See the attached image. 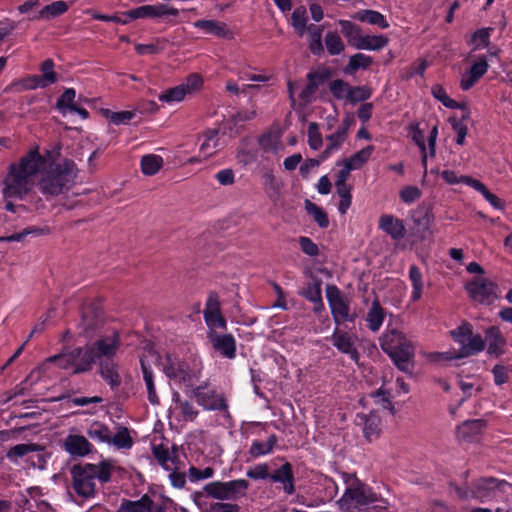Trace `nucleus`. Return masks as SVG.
<instances>
[{
    "mask_svg": "<svg viewBox=\"0 0 512 512\" xmlns=\"http://www.w3.org/2000/svg\"><path fill=\"white\" fill-rule=\"evenodd\" d=\"M203 315L205 323L208 327V331L226 329L227 321L221 314L220 304L216 296H209L203 311Z\"/></svg>",
    "mask_w": 512,
    "mask_h": 512,
    "instance_id": "aec40b11",
    "label": "nucleus"
},
{
    "mask_svg": "<svg viewBox=\"0 0 512 512\" xmlns=\"http://www.w3.org/2000/svg\"><path fill=\"white\" fill-rule=\"evenodd\" d=\"M408 279L412 286L410 301L417 302L422 298L425 288V282L421 269L415 264L409 267Z\"/></svg>",
    "mask_w": 512,
    "mask_h": 512,
    "instance_id": "7c9ffc66",
    "label": "nucleus"
},
{
    "mask_svg": "<svg viewBox=\"0 0 512 512\" xmlns=\"http://www.w3.org/2000/svg\"><path fill=\"white\" fill-rule=\"evenodd\" d=\"M451 336L460 345L459 354L452 356L449 353H443L445 359L469 357L483 351L485 341L480 334L473 335L471 325L464 323L452 330Z\"/></svg>",
    "mask_w": 512,
    "mask_h": 512,
    "instance_id": "9d476101",
    "label": "nucleus"
},
{
    "mask_svg": "<svg viewBox=\"0 0 512 512\" xmlns=\"http://www.w3.org/2000/svg\"><path fill=\"white\" fill-rule=\"evenodd\" d=\"M431 93L435 99L441 102L445 107L450 109H461L465 112L463 118H468L469 111L465 103H458L454 99L450 98L446 93L445 89L441 85H434L431 89Z\"/></svg>",
    "mask_w": 512,
    "mask_h": 512,
    "instance_id": "f704fd0d",
    "label": "nucleus"
},
{
    "mask_svg": "<svg viewBox=\"0 0 512 512\" xmlns=\"http://www.w3.org/2000/svg\"><path fill=\"white\" fill-rule=\"evenodd\" d=\"M308 145L312 150H320L323 146L322 134L319 130V126L315 122H311L308 125Z\"/></svg>",
    "mask_w": 512,
    "mask_h": 512,
    "instance_id": "13d9d810",
    "label": "nucleus"
},
{
    "mask_svg": "<svg viewBox=\"0 0 512 512\" xmlns=\"http://www.w3.org/2000/svg\"><path fill=\"white\" fill-rule=\"evenodd\" d=\"M484 428L482 420H469L457 428V436L461 440L472 441Z\"/></svg>",
    "mask_w": 512,
    "mask_h": 512,
    "instance_id": "e433bc0d",
    "label": "nucleus"
},
{
    "mask_svg": "<svg viewBox=\"0 0 512 512\" xmlns=\"http://www.w3.org/2000/svg\"><path fill=\"white\" fill-rule=\"evenodd\" d=\"M222 141L217 130H208L202 134V142L199 147L204 159L210 158L222 148Z\"/></svg>",
    "mask_w": 512,
    "mask_h": 512,
    "instance_id": "a878e982",
    "label": "nucleus"
},
{
    "mask_svg": "<svg viewBox=\"0 0 512 512\" xmlns=\"http://www.w3.org/2000/svg\"><path fill=\"white\" fill-rule=\"evenodd\" d=\"M104 117L115 125L128 124L135 116L133 111H119L113 112L109 109L102 111Z\"/></svg>",
    "mask_w": 512,
    "mask_h": 512,
    "instance_id": "4d7b16f0",
    "label": "nucleus"
},
{
    "mask_svg": "<svg viewBox=\"0 0 512 512\" xmlns=\"http://www.w3.org/2000/svg\"><path fill=\"white\" fill-rule=\"evenodd\" d=\"M270 479L273 482L281 483L283 485V490L287 494H292L294 492L292 469L289 463H285L277 469L272 475H270Z\"/></svg>",
    "mask_w": 512,
    "mask_h": 512,
    "instance_id": "473e14b6",
    "label": "nucleus"
},
{
    "mask_svg": "<svg viewBox=\"0 0 512 512\" xmlns=\"http://www.w3.org/2000/svg\"><path fill=\"white\" fill-rule=\"evenodd\" d=\"M117 512H164L163 506L144 495L140 499L123 500Z\"/></svg>",
    "mask_w": 512,
    "mask_h": 512,
    "instance_id": "5701e85b",
    "label": "nucleus"
},
{
    "mask_svg": "<svg viewBox=\"0 0 512 512\" xmlns=\"http://www.w3.org/2000/svg\"><path fill=\"white\" fill-rule=\"evenodd\" d=\"M372 64V57L357 53L350 57L348 65L345 67L346 74H353L358 69H367Z\"/></svg>",
    "mask_w": 512,
    "mask_h": 512,
    "instance_id": "8fccbe9b",
    "label": "nucleus"
},
{
    "mask_svg": "<svg viewBox=\"0 0 512 512\" xmlns=\"http://www.w3.org/2000/svg\"><path fill=\"white\" fill-rule=\"evenodd\" d=\"M64 449L72 456H85L92 451V444L82 435H68L63 442Z\"/></svg>",
    "mask_w": 512,
    "mask_h": 512,
    "instance_id": "b1692460",
    "label": "nucleus"
},
{
    "mask_svg": "<svg viewBox=\"0 0 512 512\" xmlns=\"http://www.w3.org/2000/svg\"><path fill=\"white\" fill-rule=\"evenodd\" d=\"M339 24L341 26L342 34L347 39L348 43L353 46V41H356L361 29L348 20H340Z\"/></svg>",
    "mask_w": 512,
    "mask_h": 512,
    "instance_id": "e2e57ef3",
    "label": "nucleus"
},
{
    "mask_svg": "<svg viewBox=\"0 0 512 512\" xmlns=\"http://www.w3.org/2000/svg\"><path fill=\"white\" fill-rule=\"evenodd\" d=\"M340 478L345 485L344 493L337 501L343 512H377L386 509L388 502L376 494L372 488L360 481L355 474L341 472Z\"/></svg>",
    "mask_w": 512,
    "mask_h": 512,
    "instance_id": "7ed1b4c3",
    "label": "nucleus"
},
{
    "mask_svg": "<svg viewBox=\"0 0 512 512\" xmlns=\"http://www.w3.org/2000/svg\"><path fill=\"white\" fill-rule=\"evenodd\" d=\"M75 177L76 167L72 161L54 163L46 159L45 167L38 177L37 186L43 195L57 196L72 187Z\"/></svg>",
    "mask_w": 512,
    "mask_h": 512,
    "instance_id": "20e7f679",
    "label": "nucleus"
},
{
    "mask_svg": "<svg viewBox=\"0 0 512 512\" xmlns=\"http://www.w3.org/2000/svg\"><path fill=\"white\" fill-rule=\"evenodd\" d=\"M262 185L267 193H277L280 189L279 181L271 170L262 174Z\"/></svg>",
    "mask_w": 512,
    "mask_h": 512,
    "instance_id": "774afa93",
    "label": "nucleus"
},
{
    "mask_svg": "<svg viewBox=\"0 0 512 512\" xmlns=\"http://www.w3.org/2000/svg\"><path fill=\"white\" fill-rule=\"evenodd\" d=\"M133 438L127 427H117L114 434L111 433V440L108 445H113L118 450H129L133 446Z\"/></svg>",
    "mask_w": 512,
    "mask_h": 512,
    "instance_id": "c9c22d12",
    "label": "nucleus"
},
{
    "mask_svg": "<svg viewBox=\"0 0 512 512\" xmlns=\"http://www.w3.org/2000/svg\"><path fill=\"white\" fill-rule=\"evenodd\" d=\"M140 167L144 175H155L163 167V158L156 154H146L140 160Z\"/></svg>",
    "mask_w": 512,
    "mask_h": 512,
    "instance_id": "79ce46f5",
    "label": "nucleus"
},
{
    "mask_svg": "<svg viewBox=\"0 0 512 512\" xmlns=\"http://www.w3.org/2000/svg\"><path fill=\"white\" fill-rule=\"evenodd\" d=\"M359 421L363 424V433L368 441H373L380 434V417L375 412L358 414Z\"/></svg>",
    "mask_w": 512,
    "mask_h": 512,
    "instance_id": "c756f323",
    "label": "nucleus"
},
{
    "mask_svg": "<svg viewBox=\"0 0 512 512\" xmlns=\"http://www.w3.org/2000/svg\"><path fill=\"white\" fill-rule=\"evenodd\" d=\"M87 435L98 443L108 444L111 440V431L105 424L95 421L89 425L86 431Z\"/></svg>",
    "mask_w": 512,
    "mask_h": 512,
    "instance_id": "37998d69",
    "label": "nucleus"
},
{
    "mask_svg": "<svg viewBox=\"0 0 512 512\" xmlns=\"http://www.w3.org/2000/svg\"><path fill=\"white\" fill-rule=\"evenodd\" d=\"M399 195L404 203L411 204L421 197V191L417 186L408 185L400 190Z\"/></svg>",
    "mask_w": 512,
    "mask_h": 512,
    "instance_id": "338daca9",
    "label": "nucleus"
},
{
    "mask_svg": "<svg viewBox=\"0 0 512 512\" xmlns=\"http://www.w3.org/2000/svg\"><path fill=\"white\" fill-rule=\"evenodd\" d=\"M249 483L244 479L228 482L215 481L204 486L206 494L212 498L224 500H236L245 495Z\"/></svg>",
    "mask_w": 512,
    "mask_h": 512,
    "instance_id": "f8f14e48",
    "label": "nucleus"
},
{
    "mask_svg": "<svg viewBox=\"0 0 512 512\" xmlns=\"http://www.w3.org/2000/svg\"><path fill=\"white\" fill-rule=\"evenodd\" d=\"M120 346L119 334L116 331L98 339L92 346L87 347L93 351L94 361H108L113 357Z\"/></svg>",
    "mask_w": 512,
    "mask_h": 512,
    "instance_id": "dca6fc26",
    "label": "nucleus"
},
{
    "mask_svg": "<svg viewBox=\"0 0 512 512\" xmlns=\"http://www.w3.org/2000/svg\"><path fill=\"white\" fill-rule=\"evenodd\" d=\"M470 187L479 192L493 208L497 210L504 209L503 201L495 194L491 193L487 187L479 180L476 179V181H471Z\"/></svg>",
    "mask_w": 512,
    "mask_h": 512,
    "instance_id": "49530a36",
    "label": "nucleus"
},
{
    "mask_svg": "<svg viewBox=\"0 0 512 512\" xmlns=\"http://www.w3.org/2000/svg\"><path fill=\"white\" fill-rule=\"evenodd\" d=\"M203 83L204 80L200 74L191 73L182 83L164 90L158 96V100L170 106L180 103L188 96L200 91Z\"/></svg>",
    "mask_w": 512,
    "mask_h": 512,
    "instance_id": "9b49d317",
    "label": "nucleus"
},
{
    "mask_svg": "<svg viewBox=\"0 0 512 512\" xmlns=\"http://www.w3.org/2000/svg\"><path fill=\"white\" fill-rule=\"evenodd\" d=\"M512 486L505 480H499L494 477H484L472 482V488L458 487L456 494L460 499H476L485 502L497 497L498 492L506 491V488Z\"/></svg>",
    "mask_w": 512,
    "mask_h": 512,
    "instance_id": "0eeeda50",
    "label": "nucleus"
},
{
    "mask_svg": "<svg viewBox=\"0 0 512 512\" xmlns=\"http://www.w3.org/2000/svg\"><path fill=\"white\" fill-rule=\"evenodd\" d=\"M193 26L202 30L205 34L214 35L219 38H230L232 36L228 26L218 20H198L193 23Z\"/></svg>",
    "mask_w": 512,
    "mask_h": 512,
    "instance_id": "cd10ccee",
    "label": "nucleus"
},
{
    "mask_svg": "<svg viewBox=\"0 0 512 512\" xmlns=\"http://www.w3.org/2000/svg\"><path fill=\"white\" fill-rule=\"evenodd\" d=\"M6 458L15 465H19L21 461H24L28 467L44 469L49 454L44 446L29 442L12 446L6 452Z\"/></svg>",
    "mask_w": 512,
    "mask_h": 512,
    "instance_id": "1a4fd4ad",
    "label": "nucleus"
},
{
    "mask_svg": "<svg viewBox=\"0 0 512 512\" xmlns=\"http://www.w3.org/2000/svg\"><path fill=\"white\" fill-rule=\"evenodd\" d=\"M385 313L378 300H374L368 310L366 321L367 326L372 332H377L384 321Z\"/></svg>",
    "mask_w": 512,
    "mask_h": 512,
    "instance_id": "4c0bfd02",
    "label": "nucleus"
},
{
    "mask_svg": "<svg viewBox=\"0 0 512 512\" xmlns=\"http://www.w3.org/2000/svg\"><path fill=\"white\" fill-rule=\"evenodd\" d=\"M438 137V126L434 125L428 136V148H425L422 153V166L424 169V177L427 174V160L428 157H434L436 154V140Z\"/></svg>",
    "mask_w": 512,
    "mask_h": 512,
    "instance_id": "603ef678",
    "label": "nucleus"
},
{
    "mask_svg": "<svg viewBox=\"0 0 512 512\" xmlns=\"http://www.w3.org/2000/svg\"><path fill=\"white\" fill-rule=\"evenodd\" d=\"M277 443L276 435H270L266 441L254 440L249 448L252 458H259L270 454Z\"/></svg>",
    "mask_w": 512,
    "mask_h": 512,
    "instance_id": "a19ab883",
    "label": "nucleus"
},
{
    "mask_svg": "<svg viewBox=\"0 0 512 512\" xmlns=\"http://www.w3.org/2000/svg\"><path fill=\"white\" fill-rule=\"evenodd\" d=\"M306 210L321 228H326L329 225L327 214L323 211L321 207L308 201L306 203Z\"/></svg>",
    "mask_w": 512,
    "mask_h": 512,
    "instance_id": "052dcab7",
    "label": "nucleus"
},
{
    "mask_svg": "<svg viewBox=\"0 0 512 512\" xmlns=\"http://www.w3.org/2000/svg\"><path fill=\"white\" fill-rule=\"evenodd\" d=\"M325 46L332 56L340 55L345 50V44L337 32H328L325 35Z\"/></svg>",
    "mask_w": 512,
    "mask_h": 512,
    "instance_id": "864d4df0",
    "label": "nucleus"
},
{
    "mask_svg": "<svg viewBox=\"0 0 512 512\" xmlns=\"http://www.w3.org/2000/svg\"><path fill=\"white\" fill-rule=\"evenodd\" d=\"M213 349L223 357L233 359L236 356V340L231 334H220L217 331H207Z\"/></svg>",
    "mask_w": 512,
    "mask_h": 512,
    "instance_id": "6ab92c4d",
    "label": "nucleus"
},
{
    "mask_svg": "<svg viewBox=\"0 0 512 512\" xmlns=\"http://www.w3.org/2000/svg\"><path fill=\"white\" fill-rule=\"evenodd\" d=\"M440 175H441L442 179L449 185L464 183V184L470 186L471 181H476V179L469 177V176H465V175L458 176L452 170H444L441 172Z\"/></svg>",
    "mask_w": 512,
    "mask_h": 512,
    "instance_id": "0e129e2a",
    "label": "nucleus"
},
{
    "mask_svg": "<svg viewBox=\"0 0 512 512\" xmlns=\"http://www.w3.org/2000/svg\"><path fill=\"white\" fill-rule=\"evenodd\" d=\"M326 298L336 323L354 322L356 315L350 312V301L335 285L326 287Z\"/></svg>",
    "mask_w": 512,
    "mask_h": 512,
    "instance_id": "ddd939ff",
    "label": "nucleus"
},
{
    "mask_svg": "<svg viewBox=\"0 0 512 512\" xmlns=\"http://www.w3.org/2000/svg\"><path fill=\"white\" fill-rule=\"evenodd\" d=\"M112 471L113 464L109 461L76 465L71 470L73 488L83 498L93 497L96 492V482H108Z\"/></svg>",
    "mask_w": 512,
    "mask_h": 512,
    "instance_id": "423d86ee",
    "label": "nucleus"
},
{
    "mask_svg": "<svg viewBox=\"0 0 512 512\" xmlns=\"http://www.w3.org/2000/svg\"><path fill=\"white\" fill-rule=\"evenodd\" d=\"M292 26L295 31L302 36L305 31L308 29L306 27L307 24V16L306 10L303 7L296 8L291 16Z\"/></svg>",
    "mask_w": 512,
    "mask_h": 512,
    "instance_id": "bf43d9fd",
    "label": "nucleus"
},
{
    "mask_svg": "<svg viewBox=\"0 0 512 512\" xmlns=\"http://www.w3.org/2000/svg\"><path fill=\"white\" fill-rule=\"evenodd\" d=\"M159 365L165 375L175 383L183 384L190 389L191 396L205 410L222 411L227 410V403L224 396L215 390L209 389L208 382H202L195 386V383L201 378L202 363L194 359L191 364L180 360L177 356L166 354L159 357Z\"/></svg>",
    "mask_w": 512,
    "mask_h": 512,
    "instance_id": "f257e3e1",
    "label": "nucleus"
},
{
    "mask_svg": "<svg viewBox=\"0 0 512 512\" xmlns=\"http://www.w3.org/2000/svg\"><path fill=\"white\" fill-rule=\"evenodd\" d=\"M355 18L361 22H366L370 25H376L382 29H387L390 26L386 17L382 13L375 10H360L356 13Z\"/></svg>",
    "mask_w": 512,
    "mask_h": 512,
    "instance_id": "ea45409f",
    "label": "nucleus"
},
{
    "mask_svg": "<svg viewBox=\"0 0 512 512\" xmlns=\"http://www.w3.org/2000/svg\"><path fill=\"white\" fill-rule=\"evenodd\" d=\"M470 298L481 304H491L497 299V286L485 278H475L465 286Z\"/></svg>",
    "mask_w": 512,
    "mask_h": 512,
    "instance_id": "4468645a",
    "label": "nucleus"
},
{
    "mask_svg": "<svg viewBox=\"0 0 512 512\" xmlns=\"http://www.w3.org/2000/svg\"><path fill=\"white\" fill-rule=\"evenodd\" d=\"M99 372L102 379L111 388H116L121 384V377L118 372V366L113 361H101Z\"/></svg>",
    "mask_w": 512,
    "mask_h": 512,
    "instance_id": "72a5a7b5",
    "label": "nucleus"
},
{
    "mask_svg": "<svg viewBox=\"0 0 512 512\" xmlns=\"http://www.w3.org/2000/svg\"><path fill=\"white\" fill-rule=\"evenodd\" d=\"M332 342L340 352L348 354L355 361L358 360V352L354 347V341L350 334L335 330L332 335Z\"/></svg>",
    "mask_w": 512,
    "mask_h": 512,
    "instance_id": "c85d7f7f",
    "label": "nucleus"
},
{
    "mask_svg": "<svg viewBox=\"0 0 512 512\" xmlns=\"http://www.w3.org/2000/svg\"><path fill=\"white\" fill-rule=\"evenodd\" d=\"M378 228L395 241L402 240L406 235L403 220L392 214H383L379 217Z\"/></svg>",
    "mask_w": 512,
    "mask_h": 512,
    "instance_id": "4be33fe9",
    "label": "nucleus"
},
{
    "mask_svg": "<svg viewBox=\"0 0 512 512\" xmlns=\"http://www.w3.org/2000/svg\"><path fill=\"white\" fill-rule=\"evenodd\" d=\"M178 9L169 7L164 4L156 5H143L122 13L130 20L144 19V18H160L164 16H177Z\"/></svg>",
    "mask_w": 512,
    "mask_h": 512,
    "instance_id": "f3484780",
    "label": "nucleus"
},
{
    "mask_svg": "<svg viewBox=\"0 0 512 512\" xmlns=\"http://www.w3.org/2000/svg\"><path fill=\"white\" fill-rule=\"evenodd\" d=\"M375 148L372 145H368L363 149L355 152L348 158L343 159V161L352 169L359 170L361 169L371 158Z\"/></svg>",
    "mask_w": 512,
    "mask_h": 512,
    "instance_id": "58836bf2",
    "label": "nucleus"
},
{
    "mask_svg": "<svg viewBox=\"0 0 512 512\" xmlns=\"http://www.w3.org/2000/svg\"><path fill=\"white\" fill-rule=\"evenodd\" d=\"M489 64L485 56H479L472 61L470 67L461 75L460 88L463 91L471 89L488 71Z\"/></svg>",
    "mask_w": 512,
    "mask_h": 512,
    "instance_id": "a211bd4d",
    "label": "nucleus"
},
{
    "mask_svg": "<svg viewBox=\"0 0 512 512\" xmlns=\"http://www.w3.org/2000/svg\"><path fill=\"white\" fill-rule=\"evenodd\" d=\"M54 363L58 368L72 374H80L91 370L94 363L93 351L86 348H75L71 351L49 357L46 364Z\"/></svg>",
    "mask_w": 512,
    "mask_h": 512,
    "instance_id": "6e6552de",
    "label": "nucleus"
},
{
    "mask_svg": "<svg viewBox=\"0 0 512 512\" xmlns=\"http://www.w3.org/2000/svg\"><path fill=\"white\" fill-rule=\"evenodd\" d=\"M371 96V91L369 88L364 86H350L349 95L347 97V101L356 103L360 101H364L369 99Z\"/></svg>",
    "mask_w": 512,
    "mask_h": 512,
    "instance_id": "69168bd1",
    "label": "nucleus"
},
{
    "mask_svg": "<svg viewBox=\"0 0 512 512\" xmlns=\"http://www.w3.org/2000/svg\"><path fill=\"white\" fill-rule=\"evenodd\" d=\"M54 61L52 59H46L41 63L40 78L46 84V86H50L58 81V74L54 71Z\"/></svg>",
    "mask_w": 512,
    "mask_h": 512,
    "instance_id": "6e6d98bb",
    "label": "nucleus"
},
{
    "mask_svg": "<svg viewBox=\"0 0 512 512\" xmlns=\"http://www.w3.org/2000/svg\"><path fill=\"white\" fill-rule=\"evenodd\" d=\"M281 133L278 130L270 131L261 136L260 146L266 151L277 152L280 148Z\"/></svg>",
    "mask_w": 512,
    "mask_h": 512,
    "instance_id": "5fc2aeb1",
    "label": "nucleus"
},
{
    "mask_svg": "<svg viewBox=\"0 0 512 512\" xmlns=\"http://www.w3.org/2000/svg\"><path fill=\"white\" fill-rule=\"evenodd\" d=\"M486 341L488 342V353L500 355L503 353L506 341L500 329L496 326L488 328L485 332Z\"/></svg>",
    "mask_w": 512,
    "mask_h": 512,
    "instance_id": "2f4dec72",
    "label": "nucleus"
},
{
    "mask_svg": "<svg viewBox=\"0 0 512 512\" xmlns=\"http://www.w3.org/2000/svg\"><path fill=\"white\" fill-rule=\"evenodd\" d=\"M69 9L65 1H55L39 11V18L50 19L66 13Z\"/></svg>",
    "mask_w": 512,
    "mask_h": 512,
    "instance_id": "09e8293b",
    "label": "nucleus"
},
{
    "mask_svg": "<svg viewBox=\"0 0 512 512\" xmlns=\"http://www.w3.org/2000/svg\"><path fill=\"white\" fill-rule=\"evenodd\" d=\"M152 453L159 465L166 470L181 469L183 465L178 458V450L173 447L170 450L163 444H153Z\"/></svg>",
    "mask_w": 512,
    "mask_h": 512,
    "instance_id": "412c9836",
    "label": "nucleus"
},
{
    "mask_svg": "<svg viewBox=\"0 0 512 512\" xmlns=\"http://www.w3.org/2000/svg\"><path fill=\"white\" fill-rule=\"evenodd\" d=\"M354 124V119L352 116L347 115L340 125L336 128V130L326 136V140L328 142L326 148L321 154V160L328 159L333 153L339 151L344 142L348 137V133Z\"/></svg>",
    "mask_w": 512,
    "mask_h": 512,
    "instance_id": "2eb2a0df",
    "label": "nucleus"
},
{
    "mask_svg": "<svg viewBox=\"0 0 512 512\" xmlns=\"http://www.w3.org/2000/svg\"><path fill=\"white\" fill-rule=\"evenodd\" d=\"M172 400L173 405L170 407V411L175 413L182 420L193 421L197 417L198 411L194 405L189 401L182 399L178 392L173 393Z\"/></svg>",
    "mask_w": 512,
    "mask_h": 512,
    "instance_id": "bb28decb",
    "label": "nucleus"
},
{
    "mask_svg": "<svg viewBox=\"0 0 512 512\" xmlns=\"http://www.w3.org/2000/svg\"><path fill=\"white\" fill-rule=\"evenodd\" d=\"M388 43V37L383 34L363 35L360 32L356 41H353V47L359 50L379 51L387 46Z\"/></svg>",
    "mask_w": 512,
    "mask_h": 512,
    "instance_id": "393cba45",
    "label": "nucleus"
},
{
    "mask_svg": "<svg viewBox=\"0 0 512 512\" xmlns=\"http://www.w3.org/2000/svg\"><path fill=\"white\" fill-rule=\"evenodd\" d=\"M308 31V43L309 49L312 54L320 56L324 53V47L322 44V29L318 26L311 25L307 29Z\"/></svg>",
    "mask_w": 512,
    "mask_h": 512,
    "instance_id": "a18cd8bd",
    "label": "nucleus"
},
{
    "mask_svg": "<svg viewBox=\"0 0 512 512\" xmlns=\"http://www.w3.org/2000/svg\"><path fill=\"white\" fill-rule=\"evenodd\" d=\"M17 88L18 91L24 90H35L38 88H46V84L42 81L40 76L38 75H29L18 82L12 83L8 87H6V91H9L13 88Z\"/></svg>",
    "mask_w": 512,
    "mask_h": 512,
    "instance_id": "c03bdc74",
    "label": "nucleus"
},
{
    "mask_svg": "<svg viewBox=\"0 0 512 512\" xmlns=\"http://www.w3.org/2000/svg\"><path fill=\"white\" fill-rule=\"evenodd\" d=\"M382 350L402 372L411 375L414 369L415 348L407 336L397 330H387L379 339Z\"/></svg>",
    "mask_w": 512,
    "mask_h": 512,
    "instance_id": "39448f33",
    "label": "nucleus"
},
{
    "mask_svg": "<svg viewBox=\"0 0 512 512\" xmlns=\"http://www.w3.org/2000/svg\"><path fill=\"white\" fill-rule=\"evenodd\" d=\"M141 367L148 393V399L151 404L156 405L159 403V398L156 393L152 370L144 363V361H141Z\"/></svg>",
    "mask_w": 512,
    "mask_h": 512,
    "instance_id": "3c124183",
    "label": "nucleus"
},
{
    "mask_svg": "<svg viewBox=\"0 0 512 512\" xmlns=\"http://www.w3.org/2000/svg\"><path fill=\"white\" fill-rule=\"evenodd\" d=\"M492 28H481L475 31L469 41L472 51H479L489 46Z\"/></svg>",
    "mask_w": 512,
    "mask_h": 512,
    "instance_id": "de8ad7c7",
    "label": "nucleus"
},
{
    "mask_svg": "<svg viewBox=\"0 0 512 512\" xmlns=\"http://www.w3.org/2000/svg\"><path fill=\"white\" fill-rule=\"evenodd\" d=\"M46 158L39 148L33 147L7 166L1 181V192L5 200H24L34 191L38 177L44 169Z\"/></svg>",
    "mask_w": 512,
    "mask_h": 512,
    "instance_id": "f03ea898",
    "label": "nucleus"
},
{
    "mask_svg": "<svg viewBox=\"0 0 512 512\" xmlns=\"http://www.w3.org/2000/svg\"><path fill=\"white\" fill-rule=\"evenodd\" d=\"M350 85L343 80H333L329 84V90L338 100H347Z\"/></svg>",
    "mask_w": 512,
    "mask_h": 512,
    "instance_id": "680f3d73",
    "label": "nucleus"
}]
</instances>
